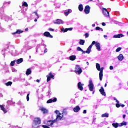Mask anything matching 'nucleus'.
<instances>
[{"label": "nucleus", "instance_id": "nucleus-1", "mask_svg": "<svg viewBox=\"0 0 128 128\" xmlns=\"http://www.w3.org/2000/svg\"><path fill=\"white\" fill-rule=\"evenodd\" d=\"M40 122V119L39 118H34L32 125L33 128H38Z\"/></svg>", "mask_w": 128, "mask_h": 128}, {"label": "nucleus", "instance_id": "nucleus-2", "mask_svg": "<svg viewBox=\"0 0 128 128\" xmlns=\"http://www.w3.org/2000/svg\"><path fill=\"white\" fill-rule=\"evenodd\" d=\"M74 72L78 74H80L82 72V68H80L79 65L76 66Z\"/></svg>", "mask_w": 128, "mask_h": 128}, {"label": "nucleus", "instance_id": "nucleus-3", "mask_svg": "<svg viewBox=\"0 0 128 128\" xmlns=\"http://www.w3.org/2000/svg\"><path fill=\"white\" fill-rule=\"evenodd\" d=\"M58 124V122H56V120H48L47 122V125L49 126H52V128H54V124Z\"/></svg>", "mask_w": 128, "mask_h": 128}, {"label": "nucleus", "instance_id": "nucleus-4", "mask_svg": "<svg viewBox=\"0 0 128 128\" xmlns=\"http://www.w3.org/2000/svg\"><path fill=\"white\" fill-rule=\"evenodd\" d=\"M88 86L90 92H92L94 90V85L92 79L89 80V84Z\"/></svg>", "mask_w": 128, "mask_h": 128}, {"label": "nucleus", "instance_id": "nucleus-5", "mask_svg": "<svg viewBox=\"0 0 128 128\" xmlns=\"http://www.w3.org/2000/svg\"><path fill=\"white\" fill-rule=\"evenodd\" d=\"M76 50L78 52H82V54H90V52L88 51V48L86 51H84L82 48H80V47L78 46L77 47Z\"/></svg>", "mask_w": 128, "mask_h": 128}, {"label": "nucleus", "instance_id": "nucleus-6", "mask_svg": "<svg viewBox=\"0 0 128 128\" xmlns=\"http://www.w3.org/2000/svg\"><path fill=\"white\" fill-rule=\"evenodd\" d=\"M90 10V6H86L84 10V12L86 14H88Z\"/></svg>", "mask_w": 128, "mask_h": 128}, {"label": "nucleus", "instance_id": "nucleus-7", "mask_svg": "<svg viewBox=\"0 0 128 128\" xmlns=\"http://www.w3.org/2000/svg\"><path fill=\"white\" fill-rule=\"evenodd\" d=\"M102 14L105 16H110V12H108V10L106 8H102Z\"/></svg>", "mask_w": 128, "mask_h": 128}, {"label": "nucleus", "instance_id": "nucleus-8", "mask_svg": "<svg viewBox=\"0 0 128 128\" xmlns=\"http://www.w3.org/2000/svg\"><path fill=\"white\" fill-rule=\"evenodd\" d=\"M103 70H104V67H102L99 73V78H100V80H102V76H104V74H102Z\"/></svg>", "mask_w": 128, "mask_h": 128}, {"label": "nucleus", "instance_id": "nucleus-9", "mask_svg": "<svg viewBox=\"0 0 128 128\" xmlns=\"http://www.w3.org/2000/svg\"><path fill=\"white\" fill-rule=\"evenodd\" d=\"M96 44V41H93L92 42V44L88 48V52H90H90L92 50V46H94V44Z\"/></svg>", "mask_w": 128, "mask_h": 128}, {"label": "nucleus", "instance_id": "nucleus-10", "mask_svg": "<svg viewBox=\"0 0 128 128\" xmlns=\"http://www.w3.org/2000/svg\"><path fill=\"white\" fill-rule=\"evenodd\" d=\"M84 84H82L81 82H79L78 84V88L80 90H84Z\"/></svg>", "mask_w": 128, "mask_h": 128}, {"label": "nucleus", "instance_id": "nucleus-11", "mask_svg": "<svg viewBox=\"0 0 128 128\" xmlns=\"http://www.w3.org/2000/svg\"><path fill=\"white\" fill-rule=\"evenodd\" d=\"M44 36H46L47 38H54V36H52L48 32H44Z\"/></svg>", "mask_w": 128, "mask_h": 128}, {"label": "nucleus", "instance_id": "nucleus-12", "mask_svg": "<svg viewBox=\"0 0 128 128\" xmlns=\"http://www.w3.org/2000/svg\"><path fill=\"white\" fill-rule=\"evenodd\" d=\"M72 12V11L70 9L66 10L64 12V14H65L66 16H68Z\"/></svg>", "mask_w": 128, "mask_h": 128}, {"label": "nucleus", "instance_id": "nucleus-13", "mask_svg": "<svg viewBox=\"0 0 128 128\" xmlns=\"http://www.w3.org/2000/svg\"><path fill=\"white\" fill-rule=\"evenodd\" d=\"M55 24H63L64 21L60 19H58L56 22H54Z\"/></svg>", "mask_w": 128, "mask_h": 128}, {"label": "nucleus", "instance_id": "nucleus-14", "mask_svg": "<svg viewBox=\"0 0 128 128\" xmlns=\"http://www.w3.org/2000/svg\"><path fill=\"white\" fill-rule=\"evenodd\" d=\"M99 92H100L102 96H106V92H104V87L101 86L100 89L99 90Z\"/></svg>", "mask_w": 128, "mask_h": 128}, {"label": "nucleus", "instance_id": "nucleus-15", "mask_svg": "<svg viewBox=\"0 0 128 128\" xmlns=\"http://www.w3.org/2000/svg\"><path fill=\"white\" fill-rule=\"evenodd\" d=\"M95 46L96 48L98 50V52H100V44L98 42H96V44H95Z\"/></svg>", "mask_w": 128, "mask_h": 128}, {"label": "nucleus", "instance_id": "nucleus-16", "mask_svg": "<svg viewBox=\"0 0 128 128\" xmlns=\"http://www.w3.org/2000/svg\"><path fill=\"white\" fill-rule=\"evenodd\" d=\"M40 110L42 111L43 114H48V110L44 108H41Z\"/></svg>", "mask_w": 128, "mask_h": 128}, {"label": "nucleus", "instance_id": "nucleus-17", "mask_svg": "<svg viewBox=\"0 0 128 128\" xmlns=\"http://www.w3.org/2000/svg\"><path fill=\"white\" fill-rule=\"evenodd\" d=\"M80 110V106H76V107L74 108L73 109V110L74 112H78Z\"/></svg>", "mask_w": 128, "mask_h": 128}, {"label": "nucleus", "instance_id": "nucleus-18", "mask_svg": "<svg viewBox=\"0 0 128 128\" xmlns=\"http://www.w3.org/2000/svg\"><path fill=\"white\" fill-rule=\"evenodd\" d=\"M122 36H124V34H120L116 35H114L113 38H122Z\"/></svg>", "mask_w": 128, "mask_h": 128}, {"label": "nucleus", "instance_id": "nucleus-19", "mask_svg": "<svg viewBox=\"0 0 128 128\" xmlns=\"http://www.w3.org/2000/svg\"><path fill=\"white\" fill-rule=\"evenodd\" d=\"M56 102V98H54L53 99H50L46 102L47 104H51V102Z\"/></svg>", "mask_w": 128, "mask_h": 128}, {"label": "nucleus", "instance_id": "nucleus-20", "mask_svg": "<svg viewBox=\"0 0 128 128\" xmlns=\"http://www.w3.org/2000/svg\"><path fill=\"white\" fill-rule=\"evenodd\" d=\"M30 74H32V69L30 68H29L26 70V76H30Z\"/></svg>", "mask_w": 128, "mask_h": 128}, {"label": "nucleus", "instance_id": "nucleus-21", "mask_svg": "<svg viewBox=\"0 0 128 128\" xmlns=\"http://www.w3.org/2000/svg\"><path fill=\"white\" fill-rule=\"evenodd\" d=\"M118 60H120V62H122V60H124V56L122 55V54H120L118 56Z\"/></svg>", "mask_w": 128, "mask_h": 128}, {"label": "nucleus", "instance_id": "nucleus-22", "mask_svg": "<svg viewBox=\"0 0 128 128\" xmlns=\"http://www.w3.org/2000/svg\"><path fill=\"white\" fill-rule=\"evenodd\" d=\"M22 62H24V59L22 58H20L16 61V62L18 64H22Z\"/></svg>", "mask_w": 128, "mask_h": 128}, {"label": "nucleus", "instance_id": "nucleus-23", "mask_svg": "<svg viewBox=\"0 0 128 128\" xmlns=\"http://www.w3.org/2000/svg\"><path fill=\"white\" fill-rule=\"evenodd\" d=\"M22 32H24V31H22V30H16V32H15L12 33V34H22Z\"/></svg>", "mask_w": 128, "mask_h": 128}, {"label": "nucleus", "instance_id": "nucleus-24", "mask_svg": "<svg viewBox=\"0 0 128 128\" xmlns=\"http://www.w3.org/2000/svg\"><path fill=\"white\" fill-rule=\"evenodd\" d=\"M76 58V56L74 55H72L70 56V60H74Z\"/></svg>", "mask_w": 128, "mask_h": 128}, {"label": "nucleus", "instance_id": "nucleus-25", "mask_svg": "<svg viewBox=\"0 0 128 128\" xmlns=\"http://www.w3.org/2000/svg\"><path fill=\"white\" fill-rule=\"evenodd\" d=\"M112 126H114V128H118V126H120V124H118V123H117V122L112 123Z\"/></svg>", "mask_w": 128, "mask_h": 128}, {"label": "nucleus", "instance_id": "nucleus-26", "mask_svg": "<svg viewBox=\"0 0 128 128\" xmlns=\"http://www.w3.org/2000/svg\"><path fill=\"white\" fill-rule=\"evenodd\" d=\"M78 10L80 12H82V10H84V6H82V4H80L78 6Z\"/></svg>", "mask_w": 128, "mask_h": 128}, {"label": "nucleus", "instance_id": "nucleus-27", "mask_svg": "<svg viewBox=\"0 0 128 128\" xmlns=\"http://www.w3.org/2000/svg\"><path fill=\"white\" fill-rule=\"evenodd\" d=\"M126 124H128V123H126V122L124 121H123L122 122L119 124V126H126Z\"/></svg>", "mask_w": 128, "mask_h": 128}, {"label": "nucleus", "instance_id": "nucleus-28", "mask_svg": "<svg viewBox=\"0 0 128 128\" xmlns=\"http://www.w3.org/2000/svg\"><path fill=\"white\" fill-rule=\"evenodd\" d=\"M109 114L108 113H104V114H102V118H108Z\"/></svg>", "mask_w": 128, "mask_h": 128}, {"label": "nucleus", "instance_id": "nucleus-29", "mask_svg": "<svg viewBox=\"0 0 128 128\" xmlns=\"http://www.w3.org/2000/svg\"><path fill=\"white\" fill-rule=\"evenodd\" d=\"M86 41L84 40H80V41L79 42V44H80L81 46H84V42Z\"/></svg>", "mask_w": 128, "mask_h": 128}, {"label": "nucleus", "instance_id": "nucleus-30", "mask_svg": "<svg viewBox=\"0 0 128 128\" xmlns=\"http://www.w3.org/2000/svg\"><path fill=\"white\" fill-rule=\"evenodd\" d=\"M62 116H60V115H58V114L57 115L56 118V119H55L56 120H56H62Z\"/></svg>", "mask_w": 128, "mask_h": 128}, {"label": "nucleus", "instance_id": "nucleus-31", "mask_svg": "<svg viewBox=\"0 0 128 128\" xmlns=\"http://www.w3.org/2000/svg\"><path fill=\"white\" fill-rule=\"evenodd\" d=\"M96 68L98 70H100V66L98 63L96 64Z\"/></svg>", "mask_w": 128, "mask_h": 128}, {"label": "nucleus", "instance_id": "nucleus-32", "mask_svg": "<svg viewBox=\"0 0 128 128\" xmlns=\"http://www.w3.org/2000/svg\"><path fill=\"white\" fill-rule=\"evenodd\" d=\"M12 82H8L7 83H6V86H12Z\"/></svg>", "mask_w": 128, "mask_h": 128}, {"label": "nucleus", "instance_id": "nucleus-33", "mask_svg": "<svg viewBox=\"0 0 128 128\" xmlns=\"http://www.w3.org/2000/svg\"><path fill=\"white\" fill-rule=\"evenodd\" d=\"M66 109H64L63 110V112L62 113V116H66Z\"/></svg>", "mask_w": 128, "mask_h": 128}, {"label": "nucleus", "instance_id": "nucleus-34", "mask_svg": "<svg viewBox=\"0 0 128 128\" xmlns=\"http://www.w3.org/2000/svg\"><path fill=\"white\" fill-rule=\"evenodd\" d=\"M48 76H50V78H53V80L54 78V76L52 74V72L49 73Z\"/></svg>", "mask_w": 128, "mask_h": 128}, {"label": "nucleus", "instance_id": "nucleus-35", "mask_svg": "<svg viewBox=\"0 0 128 128\" xmlns=\"http://www.w3.org/2000/svg\"><path fill=\"white\" fill-rule=\"evenodd\" d=\"M14 64H16V60H14V61H12L10 62V66H14Z\"/></svg>", "mask_w": 128, "mask_h": 128}, {"label": "nucleus", "instance_id": "nucleus-36", "mask_svg": "<svg viewBox=\"0 0 128 128\" xmlns=\"http://www.w3.org/2000/svg\"><path fill=\"white\" fill-rule=\"evenodd\" d=\"M46 76L47 78V82H48L50 80V78H50L48 75H47Z\"/></svg>", "mask_w": 128, "mask_h": 128}, {"label": "nucleus", "instance_id": "nucleus-37", "mask_svg": "<svg viewBox=\"0 0 128 128\" xmlns=\"http://www.w3.org/2000/svg\"><path fill=\"white\" fill-rule=\"evenodd\" d=\"M122 50V48L119 47L117 49H116V52H118Z\"/></svg>", "mask_w": 128, "mask_h": 128}, {"label": "nucleus", "instance_id": "nucleus-38", "mask_svg": "<svg viewBox=\"0 0 128 128\" xmlns=\"http://www.w3.org/2000/svg\"><path fill=\"white\" fill-rule=\"evenodd\" d=\"M22 6H26V8H27V6H28V3H26V2H24L22 4Z\"/></svg>", "mask_w": 128, "mask_h": 128}, {"label": "nucleus", "instance_id": "nucleus-39", "mask_svg": "<svg viewBox=\"0 0 128 128\" xmlns=\"http://www.w3.org/2000/svg\"><path fill=\"white\" fill-rule=\"evenodd\" d=\"M113 98L114 100H116L117 104H120V102L118 100V99H116V97H114Z\"/></svg>", "mask_w": 128, "mask_h": 128}, {"label": "nucleus", "instance_id": "nucleus-40", "mask_svg": "<svg viewBox=\"0 0 128 128\" xmlns=\"http://www.w3.org/2000/svg\"><path fill=\"white\" fill-rule=\"evenodd\" d=\"M26 100H27V102H28L30 100V94H27Z\"/></svg>", "mask_w": 128, "mask_h": 128}, {"label": "nucleus", "instance_id": "nucleus-41", "mask_svg": "<svg viewBox=\"0 0 128 128\" xmlns=\"http://www.w3.org/2000/svg\"><path fill=\"white\" fill-rule=\"evenodd\" d=\"M42 128H50L48 127V126H47L46 125H42Z\"/></svg>", "mask_w": 128, "mask_h": 128}, {"label": "nucleus", "instance_id": "nucleus-42", "mask_svg": "<svg viewBox=\"0 0 128 128\" xmlns=\"http://www.w3.org/2000/svg\"><path fill=\"white\" fill-rule=\"evenodd\" d=\"M88 36H90V34H88V33H86L85 34V38H88Z\"/></svg>", "mask_w": 128, "mask_h": 128}, {"label": "nucleus", "instance_id": "nucleus-43", "mask_svg": "<svg viewBox=\"0 0 128 128\" xmlns=\"http://www.w3.org/2000/svg\"><path fill=\"white\" fill-rule=\"evenodd\" d=\"M116 106V108H120V103H117Z\"/></svg>", "mask_w": 128, "mask_h": 128}, {"label": "nucleus", "instance_id": "nucleus-44", "mask_svg": "<svg viewBox=\"0 0 128 128\" xmlns=\"http://www.w3.org/2000/svg\"><path fill=\"white\" fill-rule=\"evenodd\" d=\"M2 110L4 112V114H6V112H8V111H6V110L4 108V109Z\"/></svg>", "mask_w": 128, "mask_h": 128}, {"label": "nucleus", "instance_id": "nucleus-45", "mask_svg": "<svg viewBox=\"0 0 128 128\" xmlns=\"http://www.w3.org/2000/svg\"><path fill=\"white\" fill-rule=\"evenodd\" d=\"M4 108V106L2 105H0V110H2Z\"/></svg>", "mask_w": 128, "mask_h": 128}, {"label": "nucleus", "instance_id": "nucleus-46", "mask_svg": "<svg viewBox=\"0 0 128 128\" xmlns=\"http://www.w3.org/2000/svg\"><path fill=\"white\" fill-rule=\"evenodd\" d=\"M55 114H60V111L59 110H56L55 112H54Z\"/></svg>", "mask_w": 128, "mask_h": 128}, {"label": "nucleus", "instance_id": "nucleus-47", "mask_svg": "<svg viewBox=\"0 0 128 128\" xmlns=\"http://www.w3.org/2000/svg\"><path fill=\"white\" fill-rule=\"evenodd\" d=\"M100 28L98 27V26H96V30H100Z\"/></svg>", "mask_w": 128, "mask_h": 128}, {"label": "nucleus", "instance_id": "nucleus-48", "mask_svg": "<svg viewBox=\"0 0 128 128\" xmlns=\"http://www.w3.org/2000/svg\"><path fill=\"white\" fill-rule=\"evenodd\" d=\"M48 30H50V32H54V30L53 28H50L48 29Z\"/></svg>", "mask_w": 128, "mask_h": 128}, {"label": "nucleus", "instance_id": "nucleus-49", "mask_svg": "<svg viewBox=\"0 0 128 128\" xmlns=\"http://www.w3.org/2000/svg\"><path fill=\"white\" fill-rule=\"evenodd\" d=\"M68 28H66L64 30V32H68Z\"/></svg>", "mask_w": 128, "mask_h": 128}, {"label": "nucleus", "instance_id": "nucleus-50", "mask_svg": "<svg viewBox=\"0 0 128 128\" xmlns=\"http://www.w3.org/2000/svg\"><path fill=\"white\" fill-rule=\"evenodd\" d=\"M44 54H46V52H48V49L46 48L44 49Z\"/></svg>", "mask_w": 128, "mask_h": 128}, {"label": "nucleus", "instance_id": "nucleus-51", "mask_svg": "<svg viewBox=\"0 0 128 128\" xmlns=\"http://www.w3.org/2000/svg\"><path fill=\"white\" fill-rule=\"evenodd\" d=\"M34 13L36 14V16L38 17V12H34Z\"/></svg>", "mask_w": 128, "mask_h": 128}, {"label": "nucleus", "instance_id": "nucleus-52", "mask_svg": "<svg viewBox=\"0 0 128 128\" xmlns=\"http://www.w3.org/2000/svg\"><path fill=\"white\" fill-rule=\"evenodd\" d=\"M72 28H68V30H72Z\"/></svg>", "mask_w": 128, "mask_h": 128}, {"label": "nucleus", "instance_id": "nucleus-53", "mask_svg": "<svg viewBox=\"0 0 128 128\" xmlns=\"http://www.w3.org/2000/svg\"><path fill=\"white\" fill-rule=\"evenodd\" d=\"M110 70H114V66H110Z\"/></svg>", "mask_w": 128, "mask_h": 128}, {"label": "nucleus", "instance_id": "nucleus-54", "mask_svg": "<svg viewBox=\"0 0 128 128\" xmlns=\"http://www.w3.org/2000/svg\"><path fill=\"white\" fill-rule=\"evenodd\" d=\"M102 26H106V23H104V22H102Z\"/></svg>", "mask_w": 128, "mask_h": 128}, {"label": "nucleus", "instance_id": "nucleus-55", "mask_svg": "<svg viewBox=\"0 0 128 128\" xmlns=\"http://www.w3.org/2000/svg\"><path fill=\"white\" fill-rule=\"evenodd\" d=\"M120 106H122V108H124V104H120Z\"/></svg>", "mask_w": 128, "mask_h": 128}, {"label": "nucleus", "instance_id": "nucleus-56", "mask_svg": "<svg viewBox=\"0 0 128 128\" xmlns=\"http://www.w3.org/2000/svg\"><path fill=\"white\" fill-rule=\"evenodd\" d=\"M83 114H86V110H84Z\"/></svg>", "mask_w": 128, "mask_h": 128}, {"label": "nucleus", "instance_id": "nucleus-57", "mask_svg": "<svg viewBox=\"0 0 128 128\" xmlns=\"http://www.w3.org/2000/svg\"><path fill=\"white\" fill-rule=\"evenodd\" d=\"M99 30H101V32H103L104 30L102 28H100V29H99Z\"/></svg>", "mask_w": 128, "mask_h": 128}, {"label": "nucleus", "instance_id": "nucleus-58", "mask_svg": "<svg viewBox=\"0 0 128 128\" xmlns=\"http://www.w3.org/2000/svg\"><path fill=\"white\" fill-rule=\"evenodd\" d=\"M0 96L1 98H2V96H4V95H2V93L0 94Z\"/></svg>", "mask_w": 128, "mask_h": 128}, {"label": "nucleus", "instance_id": "nucleus-59", "mask_svg": "<svg viewBox=\"0 0 128 128\" xmlns=\"http://www.w3.org/2000/svg\"><path fill=\"white\" fill-rule=\"evenodd\" d=\"M64 28H61V31H62V32H64Z\"/></svg>", "mask_w": 128, "mask_h": 128}, {"label": "nucleus", "instance_id": "nucleus-60", "mask_svg": "<svg viewBox=\"0 0 128 128\" xmlns=\"http://www.w3.org/2000/svg\"><path fill=\"white\" fill-rule=\"evenodd\" d=\"M36 82H40V80L38 79L36 80Z\"/></svg>", "mask_w": 128, "mask_h": 128}, {"label": "nucleus", "instance_id": "nucleus-61", "mask_svg": "<svg viewBox=\"0 0 128 128\" xmlns=\"http://www.w3.org/2000/svg\"><path fill=\"white\" fill-rule=\"evenodd\" d=\"M25 30H26V32H28V28H26L25 29Z\"/></svg>", "mask_w": 128, "mask_h": 128}, {"label": "nucleus", "instance_id": "nucleus-62", "mask_svg": "<svg viewBox=\"0 0 128 128\" xmlns=\"http://www.w3.org/2000/svg\"><path fill=\"white\" fill-rule=\"evenodd\" d=\"M123 118H126V114L123 115Z\"/></svg>", "mask_w": 128, "mask_h": 128}, {"label": "nucleus", "instance_id": "nucleus-63", "mask_svg": "<svg viewBox=\"0 0 128 128\" xmlns=\"http://www.w3.org/2000/svg\"><path fill=\"white\" fill-rule=\"evenodd\" d=\"M104 38H108V36H107V35H104Z\"/></svg>", "mask_w": 128, "mask_h": 128}, {"label": "nucleus", "instance_id": "nucleus-64", "mask_svg": "<svg viewBox=\"0 0 128 128\" xmlns=\"http://www.w3.org/2000/svg\"><path fill=\"white\" fill-rule=\"evenodd\" d=\"M92 26H93V27L96 26V24H92Z\"/></svg>", "mask_w": 128, "mask_h": 128}]
</instances>
